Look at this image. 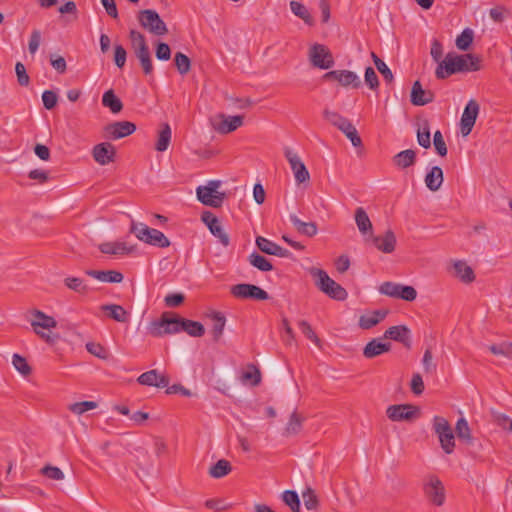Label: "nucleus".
Returning a JSON list of instances; mask_svg holds the SVG:
<instances>
[{
  "label": "nucleus",
  "mask_w": 512,
  "mask_h": 512,
  "mask_svg": "<svg viewBox=\"0 0 512 512\" xmlns=\"http://www.w3.org/2000/svg\"><path fill=\"white\" fill-rule=\"evenodd\" d=\"M481 62V57L475 54L448 53L445 59L439 62L435 75L438 79H445L456 73L479 71L482 67Z\"/></svg>",
  "instance_id": "obj_1"
},
{
  "label": "nucleus",
  "mask_w": 512,
  "mask_h": 512,
  "mask_svg": "<svg viewBox=\"0 0 512 512\" xmlns=\"http://www.w3.org/2000/svg\"><path fill=\"white\" fill-rule=\"evenodd\" d=\"M310 274L315 278V285L319 290L330 298L337 301H343L347 298V291L340 284L330 278L324 270L311 268Z\"/></svg>",
  "instance_id": "obj_2"
},
{
  "label": "nucleus",
  "mask_w": 512,
  "mask_h": 512,
  "mask_svg": "<svg viewBox=\"0 0 512 512\" xmlns=\"http://www.w3.org/2000/svg\"><path fill=\"white\" fill-rule=\"evenodd\" d=\"M130 232L133 233L138 240L160 248L170 246L169 239L159 230L148 227L144 223L131 222Z\"/></svg>",
  "instance_id": "obj_3"
},
{
  "label": "nucleus",
  "mask_w": 512,
  "mask_h": 512,
  "mask_svg": "<svg viewBox=\"0 0 512 512\" xmlns=\"http://www.w3.org/2000/svg\"><path fill=\"white\" fill-rule=\"evenodd\" d=\"M148 330L153 337L178 333L181 331L180 317L165 312L160 319L150 323Z\"/></svg>",
  "instance_id": "obj_4"
},
{
  "label": "nucleus",
  "mask_w": 512,
  "mask_h": 512,
  "mask_svg": "<svg viewBox=\"0 0 512 512\" xmlns=\"http://www.w3.org/2000/svg\"><path fill=\"white\" fill-rule=\"evenodd\" d=\"M423 493L428 502L434 506L441 507L446 500L444 484L435 475H428L423 480Z\"/></svg>",
  "instance_id": "obj_5"
},
{
  "label": "nucleus",
  "mask_w": 512,
  "mask_h": 512,
  "mask_svg": "<svg viewBox=\"0 0 512 512\" xmlns=\"http://www.w3.org/2000/svg\"><path fill=\"white\" fill-rule=\"evenodd\" d=\"M221 181L210 180L206 185L196 189L197 199L204 205L218 208L225 199V193L218 191Z\"/></svg>",
  "instance_id": "obj_6"
},
{
  "label": "nucleus",
  "mask_w": 512,
  "mask_h": 512,
  "mask_svg": "<svg viewBox=\"0 0 512 512\" xmlns=\"http://www.w3.org/2000/svg\"><path fill=\"white\" fill-rule=\"evenodd\" d=\"M131 48L139 60L145 75L153 74V63L150 49L143 34H131Z\"/></svg>",
  "instance_id": "obj_7"
},
{
  "label": "nucleus",
  "mask_w": 512,
  "mask_h": 512,
  "mask_svg": "<svg viewBox=\"0 0 512 512\" xmlns=\"http://www.w3.org/2000/svg\"><path fill=\"white\" fill-rule=\"evenodd\" d=\"M433 429L439 438L441 448L447 454H451L455 447V437L449 422L440 416L433 419Z\"/></svg>",
  "instance_id": "obj_8"
},
{
  "label": "nucleus",
  "mask_w": 512,
  "mask_h": 512,
  "mask_svg": "<svg viewBox=\"0 0 512 512\" xmlns=\"http://www.w3.org/2000/svg\"><path fill=\"white\" fill-rule=\"evenodd\" d=\"M379 292L391 298L402 299L408 302L414 301L417 297V291L414 287L389 281L380 285Z\"/></svg>",
  "instance_id": "obj_9"
},
{
  "label": "nucleus",
  "mask_w": 512,
  "mask_h": 512,
  "mask_svg": "<svg viewBox=\"0 0 512 512\" xmlns=\"http://www.w3.org/2000/svg\"><path fill=\"white\" fill-rule=\"evenodd\" d=\"M284 155L294 174L296 183H307L310 180V174L300 156L289 147L284 149Z\"/></svg>",
  "instance_id": "obj_10"
},
{
  "label": "nucleus",
  "mask_w": 512,
  "mask_h": 512,
  "mask_svg": "<svg viewBox=\"0 0 512 512\" xmlns=\"http://www.w3.org/2000/svg\"><path fill=\"white\" fill-rule=\"evenodd\" d=\"M244 117L241 115L226 116L225 114H218L211 118L212 128L220 134H228L235 131L243 125Z\"/></svg>",
  "instance_id": "obj_11"
},
{
  "label": "nucleus",
  "mask_w": 512,
  "mask_h": 512,
  "mask_svg": "<svg viewBox=\"0 0 512 512\" xmlns=\"http://www.w3.org/2000/svg\"><path fill=\"white\" fill-rule=\"evenodd\" d=\"M231 294L239 299L267 300L268 293L262 288L253 284H237L231 287Z\"/></svg>",
  "instance_id": "obj_12"
},
{
  "label": "nucleus",
  "mask_w": 512,
  "mask_h": 512,
  "mask_svg": "<svg viewBox=\"0 0 512 512\" xmlns=\"http://www.w3.org/2000/svg\"><path fill=\"white\" fill-rule=\"evenodd\" d=\"M138 19L141 26L149 32H168L166 24L155 10L141 11Z\"/></svg>",
  "instance_id": "obj_13"
},
{
  "label": "nucleus",
  "mask_w": 512,
  "mask_h": 512,
  "mask_svg": "<svg viewBox=\"0 0 512 512\" xmlns=\"http://www.w3.org/2000/svg\"><path fill=\"white\" fill-rule=\"evenodd\" d=\"M480 106L474 99L468 101L464 108L463 114L460 120V130L463 136H467L472 131L478 117Z\"/></svg>",
  "instance_id": "obj_14"
},
{
  "label": "nucleus",
  "mask_w": 512,
  "mask_h": 512,
  "mask_svg": "<svg viewBox=\"0 0 512 512\" xmlns=\"http://www.w3.org/2000/svg\"><path fill=\"white\" fill-rule=\"evenodd\" d=\"M311 63L318 68L328 69L333 66L334 61L327 47L321 44H314L309 50Z\"/></svg>",
  "instance_id": "obj_15"
},
{
  "label": "nucleus",
  "mask_w": 512,
  "mask_h": 512,
  "mask_svg": "<svg viewBox=\"0 0 512 512\" xmlns=\"http://www.w3.org/2000/svg\"><path fill=\"white\" fill-rule=\"evenodd\" d=\"M92 156L95 162H97L99 165L105 166L114 162L116 149L109 142L99 143L93 147Z\"/></svg>",
  "instance_id": "obj_16"
},
{
  "label": "nucleus",
  "mask_w": 512,
  "mask_h": 512,
  "mask_svg": "<svg viewBox=\"0 0 512 512\" xmlns=\"http://www.w3.org/2000/svg\"><path fill=\"white\" fill-rule=\"evenodd\" d=\"M386 414L392 421L411 420L418 414V408L410 404L391 405L387 408Z\"/></svg>",
  "instance_id": "obj_17"
},
{
  "label": "nucleus",
  "mask_w": 512,
  "mask_h": 512,
  "mask_svg": "<svg viewBox=\"0 0 512 512\" xmlns=\"http://www.w3.org/2000/svg\"><path fill=\"white\" fill-rule=\"evenodd\" d=\"M104 130L108 138L116 140L131 135L136 125L129 121H118L107 125Z\"/></svg>",
  "instance_id": "obj_18"
},
{
  "label": "nucleus",
  "mask_w": 512,
  "mask_h": 512,
  "mask_svg": "<svg viewBox=\"0 0 512 512\" xmlns=\"http://www.w3.org/2000/svg\"><path fill=\"white\" fill-rule=\"evenodd\" d=\"M137 382L143 386L165 388L169 384V378L165 374H161L157 370L153 369L142 373L137 378Z\"/></svg>",
  "instance_id": "obj_19"
},
{
  "label": "nucleus",
  "mask_w": 512,
  "mask_h": 512,
  "mask_svg": "<svg viewBox=\"0 0 512 512\" xmlns=\"http://www.w3.org/2000/svg\"><path fill=\"white\" fill-rule=\"evenodd\" d=\"M325 79H334L338 81L342 86H353L359 87L361 81L359 77L352 71L348 70H334L324 75Z\"/></svg>",
  "instance_id": "obj_20"
},
{
  "label": "nucleus",
  "mask_w": 512,
  "mask_h": 512,
  "mask_svg": "<svg viewBox=\"0 0 512 512\" xmlns=\"http://www.w3.org/2000/svg\"><path fill=\"white\" fill-rule=\"evenodd\" d=\"M369 239L372 240L375 247L383 253H392L396 247V236L393 231L387 230L383 235L373 236Z\"/></svg>",
  "instance_id": "obj_21"
},
{
  "label": "nucleus",
  "mask_w": 512,
  "mask_h": 512,
  "mask_svg": "<svg viewBox=\"0 0 512 512\" xmlns=\"http://www.w3.org/2000/svg\"><path fill=\"white\" fill-rule=\"evenodd\" d=\"M354 219L359 232L367 241L373 235V225L368 214L362 207H358L355 210Z\"/></svg>",
  "instance_id": "obj_22"
},
{
  "label": "nucleus",
  "mask_w": 512,
  "mask_h": 512,
  "mask_svg": "<svg viewBox=\"0 0 512 512\" xmlns=\"http://www.w3.org/2000/svg\"><path fill=\"white\" fill-rule=\"evenodd\" d=\"M256 245L259 250L268 255H274L278 257H288L290 255V252L287 249L279 246L278 244L263 236H258L256 238Z\"/></svg>",
  "instance_id": "obj_23"
},
{
  "label": "nucleus",
  "mask_w": 512,
  "mask_h": 512,
  "mask_svg": "<svg viewBox=\"0 0 512 512\" xmlns=\"http://www.w3.org/2000/svg\"><path fill=\"white\" fill-rule=\"evenodd\" d=\"M31 314L34 317L30 322L33 331L56 328L57 321L52 316L46 315L44 312L37 309H33Z\"/></svg>",
  "instance_id": "obj_24"
},
{
  "label": "nucleus",
  "mask_w": 512,
  "mask_h": 512,
  "mask_svg": "<svg viewBox=\"0 0 512 512\" xmlns=\"http://www.w3.org/2000/svg\"><path fill=\"white\" fill-rule=\"evenodd\" d=\"M434 95L429 90H424L419 81H415L411 90V103L415 106H424L433 101Z\"/></svg>",
  "instance_id": "obj_25"
},
{
  "label": "nucleus",
  "mask_w": 512,
  "mask_h": 512,
  "mask_svg": "<svg viewBox=\"0 0 512 512\" xmlns=\"http://www.w3.org/2000/svg\"><path fill=\"white\" fill-rule=\"evenodd\" d=\"M98 248L103 254L114 255V256L130 254L134 250L133 246H128L125 242H120V241L104 242V243H101L98 246Z\"/></svg>",
  "instance_id": "obj_26"
},
{
  "label": "nucleus",
  "mask_w": 512,
  "mask_h": 512,
  "mask_svg": "<svg viewBox=\"0 0 512 512\" xmlns=\"http://www.w3.org/2000/svg\"><path fill=\"white\" fill-rule=\"evenodd\" d=\"M384 338L392 339L410 347V330L405 325L392 326L384 333Z\"/></svg>",
  "instance_id": "obj_27"
},
{
  "label": "nucleus",
  "mask_w": 512,
  "mask_h": 512,
  "mask_svg": "<svg viewBox=\"0 0 512 512\" xmlns=\"http://www.w3.org/2000/svg\"><path fill=\"white\" fill-rule=\"evenodd\" d=\"M100 310L104 312L109 318L116 322L128 323L130 314L121 305L118 304H104L100 306Z\"/></svg>",
  "instance_id": "obj_28"
},
{
  "label": "nucleus",
  "mask_w": 512,
  "mask_h": 512,
  "mask_svg": "<svg viewBox=\"0 0 512 512\" xmlns=\"http://www.w3.org/2000/svg\"><path fill=\"white\" fill-rule=\"evenodd\" d=\"M444 181L443 170L439 166L432 167L426 174L424 182L426 187L432 191H438Z\"/></svg>",
  "instance_id": "obj_29"
},
{
  "label": "nucleus",
  "mask_w": 512,
  "mask_h": 512,
  "mask_svg": "<svg viewBox=\"0 0 512 512\" xmlns=\"http://www.w3.org/2000/svg\"><path fill=\"white\" fill-rule=\"evenodd\" d=\"M391 344L382 342L380 339H373L370 342L366 344V346L363 349V355L368 358H374L376 356H379L383 353H386L390 351Z\"/></svg>",
  "instance_id": "obj_30"
},
{
  "label": "nucleus",
  "mask_w": 512,
  "mask_h": 512,
  "mask_svg": "<svg viewBox=\"0 0 512 512\" xmlns=\"http://www.w3.org/2000/svg\"><path fill=\"white\" fill-rule=\"evenodd\" d=\"M86 274L101 282L120 283L123 281V274L115 270H87Z\"/></svg>",
  "instance_id": "obj_31"
},
{
  "label": "nucleus",
  "mask_w": 512,
  "mask_h": 512,
  "mask_svg": "<svg viewBox=\"0 0 512 512\" xmlns=\"http://www.w3.org/2000/svg\"><path fill=\"white\" fill-rule=\"evenodd\" d=\"M416 152L412 149L403 150L394 155L392 161L394 165L400 169H406L416 163Z\"/></svg>",
  "instance_id": "obj_32"
},
{
  "label": "nucleus",
  "mask_w": 512,
  "mask_h": 512,
  "mask_svg": "<svg viewBox=\"0 0 512 512\" xmlns=\"http://www.w3.org/2000/svg\"><path fill=\"white\" fill-rule=\"evenodd\" d=\"M386 310H375L360 316L359 326L362 329H370L381 322L387 315Z\"/></svg>",
  "instance_id": "obj_33"
},
{
  "label": "nucleus",
  "mask_w": 512,
  "mask_h": 512,
  "mask_svg": "<svg viewBox=\"0 0 512 512\" xmlns=\"http://www.w3.org/2000/svg\"><path fill=\"white\" fill-rule=\"evenodd\" d=\"M453 269L456 277L465 283H470L475 279L474 272L466 262L457 260L453 263Z\"/></svg>",
  "instance_id": "obj_34"
},
{
  "label": "nucleus",
  "mask_w": 512,
  "mask_h": 512,
  "mask_svg": "<svg viewBox=\"0 0 512 512\" xmlns=\"http://www.w3.org/2000/svg\"><path fill=\"white\" fill-rule=\"evenodd\" d=\"M290 221L300 234L308 237L317 234V225L314 222H303L296 215H290Z\"/></svg>",
  "instance_id": "obj_35"
},
{
  "label": "nucleus",
  "mask_w": 512,
  "mask_h": 512,
  "mask_svg": "<svg viewBox=\"0 0 512 512\" xmlns=\"http://www.w3.org/2000/svg\"><path fill=\"white\" fill-rule=\"evenodd\" d=\"M210 318L213 322L211 334L213 336V340L218 342L223 334L226 319L222 313L216 311L211 312Z\"/></svg>",
  "instance_id": "obj_36"
},
{
  "label": "nucleus",
  "mask_w": 512,
  "mask_h": 512,
  "mask_svg": "<svg viewBox=\"0 0 512 512\" xmlns=\"http://www.w3.org/2000/svg\"><path fill=\"white\" fill-rule=\"evenodd\" d=\"M181 322V331H185L192 337H201L205 333L204 326L197 321L187 320L180 318Z\"/></svg>",
  "instance_id": "obj_37"
},
{
  "label": "nucleus",
  "mask_w": 512,
  "mask_h": 512,
  "mask_svg": "<svg viewBox=\"0 0 512 512\" xmlns=\"http://www.w3.org/2000/svg\"><path fill=\"white\" fill-rule=\"evenodd\" d=\"M171 128L167 123L162 124L161 130L158 133V139L155 145V149L159 152H164L168 149L171 141Z\"/></svg>",
  "instance_id": "obj_38"
},
{
  "label": "nucleus",
  "mask_w": 512,
  "mask_h": 512,
  "mask_svg": "<svg viewBox=\"0 0 512 512\" xmlns=\"http://www.w3.org/2000/svg\"><path fill=\"white\" fill-rule=\"evenodd\" d=\"M102 104L115 114L119 113L123 108L121 100L115 95L113 90H108L103 94Z\"/></svg>",
  "instance_id": "obj_39"
},
{
  "label": "nucleus",
  "mask_w": 512,
  "mask_h": 512,
  "mask_svg": "<svg viewBox=\"0 0 512 512\" xmlns=\"http://www.w3.org/2000/svg\"><path fill=\"white\" fill-rule=\"evenodd\" d=\"M232 470L231 464L225 459H220L209 469V475L213 478H222Z\"/></svg>",
  "instance_id": "obj_40"
},
{
  "label": "nucleus",
  "mask_w": 512,
  "mask_h": 512,
  "mask_svg": "<svg viewBox=\"0 0 512 512\" xmlns=\"http://www.w3.org/2000/svg\"><path fill=\"white\" fill-rule=\"evenodd\" d=\"M455 430L460 440L467 444H472L473 438L471 436V430L465 418L462 417L457 421Z\"/></svg>",
  "instance_id": "obj_41"
},
{
  "label": "nucleus",
  "mask_w": 512,
  "mask_h": 512,
  "mask_svg": "<svg viewBox=\"0 0 512 512\" xmlns=\"http://www.w3.org/2000/svg\"><path fill=\"white\" fill-rule=\"evenodd\" d=\"M489 351L494 355H500L512 359V342H500L488 346Z\"/></svg>",
  "instance_id": "obj_42"
},
{
  "label": "nucleus",
  "mask_w": 512,
  "mask_h": 512,
  "mask_svg": "<svg viewBox=\"0 0 512 512\" xmlns=\"http://www.w3.org/2000/svg\"><path fill=\"white\" fill-rule=\"evenodd\" d=\"M241 380L243 383L250 382L252 386H257L261 382V372L255 365H249L243 372Z\"/></svg>",
  "instance_id": "obj_43"
},
{
  "label": "nucleus",
  "mask_w": 512,
  "mask_h": 512,
  "mask_svg": "<svg viewBox=\"0 0 512 512\" xmlns=\"http://www.w3.org/2000/svg\"><path fill=\"white\" fill-rule=\"evenodd\" d=\"M248 260L253 267L259 269L260 271L267 272L273 269L270 261L258 253H252Z\"/></svg>",
  "instance_id": "obj_44"
},
{
  "label": "nucleus",
  "mask_w": 512,
  "mask_h": 512,
  "mask_svg": "<svg viewBox=\"0 0 512 512\" xmlns=\"http://www.w3.org/2000/svg\"><path fill=\"white\" fill-rule=\"evenodd\" d=\"M303 418L297 413L293 412L285 428L287 436L296 435L300 432L302 427Z\"/></svg>",
  "instance_id": "obj_45"
},
{
  "label": "nucleus",
  "mask_w": 512,
  "mask_h": 512,
  "mask_svg": "<svg viewBox=\"0 0 512 512\" xmlns=\"http://www.w3.org/2000/svg\"><path fill=\"white\" fill-rule=\"evenodd\" d=\"M39 472L44 477L54 481H62L65 478L64 472L59 467L50 464L43 466Z\"/></svg>",
  "instance_id": "obj_46"
},
{
  "label": "nucleus",
  "mask_w": 512,
  "mask_h": 512,
  "mask_svg": "<svg viewBox=\"0 0 512 512\" xmlns=\"http://www.w3.org/2000/svg\"><path fill=\"white\" fill-rule=\"evenodd\" d=\"M417 141L418 144L425 149L431 146L430 128L427 121L419 126L417 130Z\"/></svg>",
  "instance_id": "obj_47"
},
{
  "label": "nucleus",
  "mask_w": 512,
  "mask_h": 512,
  "mask_svg": "<svg viewBox=\"0 0 512 512\" xmlns=\"http://www.w3.org/2000/svg\"><path fill=\"white\" fill-rule=\"evenodd\" d=\"M64 284L70 290L85 294L88 291V286L84 283L83 279L78 277H67L64 279Z\"/></svg>",
  "instance_id": "obj_48"
},
{
  "label": "nucleus",
  "mask_w": 512,
  "mask_h": 512,
  "mask_svg": "<svg viewBox=\"0 0 512 512\" xmlns=\"http://www.w3.org/2000/svg\"><path fill=\"white\" fill-rule=\"evenodd\" d=\"M283 502L290 507L293 512H300V500L298 494L293 490H286L282 494Z\"/></svg>",
  "instance_id": "obj_49"
},
{
  "label": "nucleus",
  "mask_w": 512,
  "mask_h": 512,
  "mask_svg": "<svg viewBox=\"0 0 512 512\" xmlns=\"http://www.w3.org/2000/svg\"><path fill=\"white\" fill-rule=\"evenodd\" d=\"M290 9L297 17L301 18L306 23H312V16L310 15L308 9L302 3L298 1H291Z\"/></svg>",
  "instance_id": "obj_50"
},
{
  "label": "nucleus",
  "mask_w": 512,
  "mask_h": 512,
  "mask_svg": "<svg viewBox=\"0 0 512 512\" xmlns=\"http://www.w3.org/2000/svg\"><path fill=\"white\" fill-rule=\"evenodd\" d=\"M97 406L98 404L95 401H82L70 404L68 409L76 415H82L89 410L97 408Z\"/></svg>",
  "instance_id": "obj_51"
},
{
  "label": "nucleus",
  "mask_w": 512,
  "mask_h": 512,
  "mask_svg": "<svg viewBox=\"0 0 512 512\" xmlns=\"http://www.w3.org/2000/svg\"><path fill=\"white\" fill-rule=\"evenodd\" d=\"M175 66L181 75H185L190 71L191 61L188 56L182 52H177L174 56Z\"/></svg>",
  "instance_id": "obj_52"
},
{
  "label": "nucleus",
  "mask_w": 512,
  "mask_h": 512,
  "mask_svg": "<svg viewBox=\"0 0 512 512\" xmlns=\"http://www.w3.org/2000/svg\"><path fill=\"white\" fill-rule=\"evenodd\" d=\"M298 327L306 338L313 342L317 347H321V341L314 332L311 325L306 320L298 321Z\"/></svg>",
  "instance_id": "obj_53"
},
{
  "label": "nucleus",
  "mask_w": 512,
  "mask_h": 512,
  "mask_svg": "<svg viewBox=\"0 0 512 512\" xmlns=\"http://www.w3.org/2000/svg\"><path fill=\"white\" fill-rule=\"evenodd\" d=\"M210 232L219 239V242L223 246H228L230 243V239L228 234L224 231L220 221L212 223L209 227Z\"/></svg>",
  "instance_id": "obj_54"
},
{
  "label": "nucleus",
  "mask_w": 512,
  "mask_h": 512,
  "mask_svg": "<svg viewBox=\"0 0 512 512\" xmlns=\"http://www.w3.org/2000/svg\"><path fill=\"white\" fill-rule=\"evenodd\" d=\"M12 364L14 368L23 376H28L31 373V367L26 359L19 354H14L12 357Z\"/></svg>",
  "instance_id": "obj_55"
},
{
  "label": "nucleus",
  "mask_w": 512,
  "mask_h": 512,
  "mask_svg": "<svg viewBox=\"0 0 512 512\" xmlns=\"http://www.w3.org/2000/svg\"><path fill=\"white\" fill-rule=\"evenodd\" d=\"M323 118L330 123L331 125L338 128L339 125L342 124V121H344L346 118L342 116L337 111L331 110L329 108H324L322 111Z\"/></svg>",
  "instance_id": "obj_56"
},
{
  "label": "nucleus",
  "mask_w": 512,
  "mask_h": 512,
  "mask_svg": "<svg viewBox=\"0 0 512 512\" xmlns=\"http://www.w3.org/2000/svg\"><path fill=\"white\" fill-rule=\"evenodd\" d=\"M493 421L502 429L512 432V419L506 414L492 412Z\"/></svg>",
  "instance_id": "obj_57"
},
{
  "label": "nucleus",
  "mask_w": 512,
  "mask_h": 512,
  "mask_svg": "<svg viewBox=\"0 0 512 512\" xmlns=\"http://www.w3.org/2000/svg\"><path fill=\"white\" fill-rule=\"evenodd\" d=\"M86 349L89 353L100 359L105 360L108 358L107 350L99 343L89 342L86 344Z\"/></svg>",
  "instance_id": "obj_58"
},
{
  "label": "nucleus",
  "mask_w": 512,
  "mask_h": 512,
  "mask_svg": "<svg viewBox=\"0 0 512 512\" xmlns=\"http://www.w3.org/2000/svg\"><path fill=\"white\" fill-rule=\"evenodd\" d=\"M433 144H434L436 152L440 156L444 157L447 155V146H446V143L444 141L441 131L437 130L434 133Z\"/></svg>",
  "instance_id": "obj_59"
},
{
  "label": "nucleus",
  "mask_w": 512,
  "mask_h": 512,
  "mask_svg": "<svg viewBox=\"0 0 512 512\" xmlns=\"http://www.w3.org/2000/svg\"><path fill=\"white\" fill-rule=\"evenodd\" d=\"M473 43V34H458L455 45L459 50L467 51Z\"/></svg>",
  "instance_id": "obj_60"
},
{
  "label": "nucleus",
  "mask_w": 512,
  "mask_h": 512,
  "mask_svg": "<svg viewBox=\"0 0 512 512\" xmlns=\"http://www.w3.org/2000/svg\"><path fill=\"white\" fill-rule=\"evenodd\" d=\"M15 72L17 75V81L21 86H28L30 83V78L26 72V68L23 63L17 62L15 65Z\"/></svg>",
  "instance_id": "obj_61"
},
{
  "label": "nucleus",
  "mask_w": 512,
  "mask_h": 512,
  "mask_svg": "<svg viewBox=\"0 0 512 512\" xmlns=\"http://www.w3.org/2000/svg\"><path fill=\"white\" fill-rule=\"evenodd\" d=\"M43 105L47 110L53 109L58 101V96L54 91L46 90L42 94Z\"/></svg>",
  "instance_id": "obj_62"
},
{
  "label": "nucleus",
  "mask_w": 512,
  "mask_h": 512,
  "mask_svg": "<svg viewBox=\"0 0 512 512\" xmlns=\"http://www.w3.org/2000/svg\"><path fill=\"white\" fill-rule=\"evenodd\" d=\"M304 505L308 510H314L318 505V500L313 490L308 488L302 493Z\"/></svg>",
  "instance_id": "obj_63"
},
{
  "label": "nucleus",
  "mask_w": 512,
  "mask_h": 512,
  "mask_svg": "<svg viewBox=\"0 0 512 512\" xmlns=\"http://www.w3.org/2000/svg\"><path fill=\"white\" fill-rule=\"evenodd\" d=\"M365 83L374 90L378 87L379 81L375 70L372 67H367L365 70Z\"/></svg>",
  "instance_id": "obj_64"
}]
</instances>
